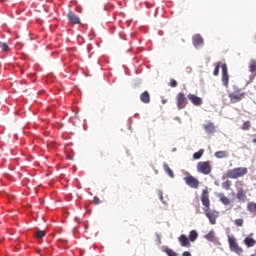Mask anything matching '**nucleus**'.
Segmentation results:
<instances>
[{
  "instance_id": "f257e3e1",
  "label": "nucleus",
  "mask_w": 256,
  "mask_h": 256,
  "mask_svg": "<svg viewBox=\"0 0 256 256\" xmlns=\"http://www.w3.org/2000/svg\"><path fill=\"white\" fill-rule=\"evenodd\" d=\"M248 170L245 167L233 168L227 171L226 177L227 179H239V177H245L247 175Z\"/></svg>"
},
{
  "instance_id": "f03ea898",
  "label": "nucleus",
  "mask_w": 256,
  "mask_h": 256,
  "mask_svg": "<svg viewBox=\"0 0 256 256\" xmlns=\"http://www.w3.org/2000/svg\"><path fill=\"white\" fill-rule=\"evenodd\" d=\"M228 244L229 249L232 253H236V255H243V248L239 246V242H237V238L234 236L228 235Z\"/></svg>"
},
{
  "instance_id": "7ed1b4c3",
  "label": "nucleus",
  "mask_w": 256,
  "mask_h": 256,
  "mask_svg": "<svg viewBox=\"0 0 256 256\" xmlns=\"http://www.w3.org/2000/svg\"><path fill=\"white\" fill-rule=\"evenodd\" d=\"M197 171L198 173H202V175H209L211 173V162H198Z\"/></svg>"
},
{
  "instance_id": "20e7f679",
  "label": "nucleus",
  "mask_w": 256,
  "mask_h": 256,
  "mask_svg": "<svg viewBox=\"0 0 256 256\" xmlns=\"http://www.w3.org/2000/svg\"><path fill=\"white\" fill-rule=\"evenodd\" d=\"M186 177H184V181L188 187H191V189H199V180L197 178H194L193 175L189 174V172H186Z\"/></svg>"
},
{
  "instance_id": "39448f33",
  "label": "nucleus",
  "mask_w": 256,
  "mask_h": 256,
  "mask_svg": "<svg viewBox=\"0 0 256 256\" xmlns=\"http://www.w3.org/2000/svg\"><path fill=\"white\" fill-rule=\"evenodd\" d=\"M187 97H185V93L180 92L177 94L176 96V105L177 108L179 109V111H181V109H185V107H187Z\"/></svg>"
},
{
  "instance_id": "423d86ee",
  "label": "nucleus",
  "mask_w": 256,
  "mask_h": 256,
  "mask_svg": "<svg viewBox=\"0 0 256 256\" xmlns=\"http://www.w3.org/2000/svg\"><path fill=\"white\" fill-rule=\"evenodd\" d=\"M200 199H201L202 205L205 207L204 209L211 208V200H209V190L207 189L202 190Z\"/></svg>"
},
{
  "instance_id": "0eeeda50",
  "label": "nucleus",
  "mask_w": 256,
  "mask_h": 256,
  "mask_svg": "<svg viewBox=\"0 0 256 256\" xmlns=\"http://www.w3.org/2000/svg\"><path fill=\"white\" fill-rule=\"evenodd\" d=\"M204 215H206V217L209 219L211 225H215V223H217V217H219V212L215 210L211 211L209 209H204Z\"/></svg>"
},
{
  "instance_id": "6e6552de",
  "label": "nucleus",
  "mask_w": 256,
  "mask_h": 256,
  "mask_svg": "<svg viewBox=\"0 0 256 256\" xmlns=\"http://www.w3.org/2000/svg\"><path fill=\"white\" fill-rule=\"evenodd\" d=\"M245 97V92H241V90H237L233 93L229 94V99L231 103H239Z\"/></svg>"
},
{
  "instance_id": "1a4fd4ad",
  "label": "nucleus",
  "mask_w": 256,
  "mask_h": 256,
  "mask_svg": "<svg viewBox=\"0 0 256 256\" xmlns=\"http://www.w3.org/2000/svg\"><path fill=\"white\" fill-rule=\"evenodd\" d=\"M236 199L238 203H247V201H249V199L247 198V192H245V189H243V187L237 188Z\"/></svg>"
},
{
  "instance_id": "9d476101",
  "label": "nucleus",
  "mask_w": 256,
  "mask_h": 256,
  "mask_svg": "<svg viewBox=\"0 0 256 256\" xmlns=\"http://www.w3.org/2000/svg\"><path fill=\"white\" fill-rule=\"evenodd\" d=\"M222 68V84L224 87L228 88L229 87V72L227 70V64H223L221 66Z\"/></svg>"
},
{
  "instance_id": "9b49d317",
  "label": "nucleus",
  "mask_w": 256,
  "mask_h": 256,
  "mask_svg": "<svg viewBox=\"0 0 256 256\" xmlns=\"http://www.w3.org/2000/svg\"><path fill=\"white\" fill-rule=\"evenodd\" d=\"M67 18L72 25H81V18H79L74 12H68Z\"/></svg>"
},
{
  "instance_id": "f8f14e48",
  "label": "nucleus",
  "mask_w": 256,
  "mask_h": 256,
  "mask_svg": "<svg viewBox=\"0 0 256 256\" xmlns=\"http://www.w3.org/2000/svg\"><path fill=\"white\" fill-rule=\"evenodd\" d=\"M188 99L191 101L196 107H200V105H203V99L201 97H198L194 94H188Z\"/></svg>"
},
{
  "instance_id": "ddd939ff",
  "label": "nucleus",
  "mask_w": 256,
  "mask_h": 256,
  "mask_svg": "<svg viewBox=\"0 0 256 256\" xmlns=\"http://www.w3.org/2000/svg\"><path fill=\"white\" fill-rule=\"evenodd\" d=\"M140 101L145 105H149V103H151V94H149V91H144L140 94Z\"/></svg>"
},
{
  "instance_id": "4468645a",
  "label": "nucleus",
  "mask_w": 256,
  "mask_h": 256,
  "mask_svg": "<svg viewBox=\"0 0 256 256\" xmlns=\"http://www.w3.org/2000/svg\"><path fill=\"white\" fill-rule=\"evenodd\" d=\"M178 241L181 247H191V243L189 242V238L185 234H182L178 237Z\"/></svg>"
},
{
  "instance_id": "2eb2a0df",
  "label": "nucleus",
  "mask_w": 256,
  "mask_h": 256,
  "mask_svg": "<svg viewBox=\"0 0 256 256\" xmlns=\"http://www.w3.org/2000/svg\"><path fill=\"white\" fill-rule=\"evenodd\" d=\"M192 41H193L194 47H203L204 41L201 35L199 34L194 35Z\"/></svg>"
},
{
  "instance_id": "dca6fc26",
  "label": "nucleus",
  "mask_w": 256,
  "mask_h": 256,
  "mask_svg": "<svg viewBox=\"0 0 256 256\" xmlns=\"http://www.w3.org/2000/svg\"><path fill=\"white\" fill-rule=\"evenodd\" d=\"M217 197H218L219 201L221 203H223L224 205H226V206L231 205V200L228 197H226L224 193H219L217 195Z\"/></svg>"
},
{
  "instance_id": "f3484780",
  "label": "nucleus",
  "mask_w": 256,
  "mask_h": 256,
  "mask_svg": "<svg viewBox=\"0 0 256 256\" xmlns=\"http://www.w3.org/2000/svg\"><path fill=\"white\" fill-rule=\"evenodd\" d=\"M203 128H204L205 131L208 132L209 134L215 133V124H213V122H208V123L204 124V125H203Z\"/></svg>"
},
{
  "instance_id": "a211bd4d",
  "label": "nucleus",
  "mask_w": 256,
  "mask_h": 256,
  "mask_svg": "<svg viewBox=\"0 0 256 256\" xmlns=\"http://www.w3.org/2000/svg\"><path fill=\"white\" fill-rule=\"evenodd\" d=\"M255 244L256 240L251 237H246L244 239V245H246V247H255Z\"/></svg>"
},
{
  "instance_id": "6ab92c4d",
  "label": "nucleus",
  "mask_w": 256,
  "mask_h": 256,
  "mask_svg": "<svg viewBox=\"0 0 256 256\" xmlns=\"http://www.w3.org/2000/svg\"><path fill=\"white\" fill-rule=\"evenodd\" d=\"M247 211H249V213H252V215H256V203L249 202L247 204Z\"/></svg>"
},
{
  "instance_id": "aec40b11",
  "label": "nucleus",
  "mask_w": 256,
  "mask_h": 256,
  "mask_svg": "<svg viewBox=\"0 0 256 256\" xmlns=\"http://www.w3.org/2000/svg\"><path fill=\"white\" fill-rule=\"evenodd\" d=\"M214 155L217 159H225L226 157H229V153H227V151H217Z\"/></svg>"
},
{
  "instance_id": "412c9836",
  "label": "nucleus",
  "mask_w": 256,
  "mask_h": 256,
  "mask_svg": "<svg viewBox=\"0 0 256 256\" xmlns=\"http://www.w3.org/2000/svg\"><path fill=\"white\" fill-rule=\"evenodd\" d=\"M204 238L211 243H215V232L211 230L208 234L204 235Z\"/></svg>"
},
{
  "instance_id": "4be33fe9",
  "label": "nucleus",
  "mask_w": 256,
  "mask_h": 256,
  "mask_svg": "<svg viewBox=\"0 0 256 256\" xmlns=\"http://www.w3.org/2000/svg\"><path fill=\"white\" fill-rule=\"evenodd\" d=\"M197 237H199V234L197 233V231H195V230L190 231L189 241H192V243H193L194 241H197Z\"/></svg>"
},
{
  "instance_id": "5701e85b",
  "label": "nucleus",
  "mask_w": 256,
  "mask_h": 256,
  "mask_svg": "<svg viewBox=\"0 0 256 256\" xmlns=\"http://www.w3.org/2000/svg\"><path fill=\"white\" fill-rule=\"evenodd\" d=\"M164 171L167 173V175H169V177H171L173 179V177H175V174L173 173V170L170 169L168 164H164Z\"/></svg>"
},
{
  "instance_id": "b1692460",
  "label": "nucleus",
  "mask_w": 256,
  "mask_h": 256,
  "mask_svg": "<svg viewBox=\"0 0 256 256\" xmlns=\"http://www.w3.org/2000/svg\"><path fill=\"white\" fill-rule=\"evenodd\" d=\"M250 73H256V60H251L249 63Z\"/></svg>"
},
{
  "instance_id": "393cba45",
  "label": "nucleus",
  "mask_w": 256,
  "mask_h": 256,
  "mask_svg": "<svg viewBox=\"0 0 256 256\" xmlns=\"http://www.w3.org/2000/svg\"><path fill=\"white\" fill-rule=\"evenodd\" d=\"M242 131H249L251 129V121H245L241 126Z\"/></svg>"
},
{
  "instance_id": "a878e982",
  "label": "nucleus",
  "mask_w": 256,
  "mask_h": 256,
  "mask_svg": "<svg viewBox=\"0 0 256 256\" xmlns=\"http://www.w3.org/2000/svg\"><path fill=\"white\" fill-rule=\"evenodd\" d=\"M45 235H47V232H45L44 230H38L36 233H35V237L37 239H43V237H45Z\"/></svg>"
},
{
  "instance_id": "bb28decb",
  "label": "nucleus",
  "mask_w": 256,
  "mask_h": 256,
  "mask_svg": "<svg viewBox=\"0 0 256 256\" xmlns=\"http://www.w3.org/2000/svg\"><path fill=\"white\" fill-rule=\"evenodd\" d=\"M214 67L215 69H214L213 75L217 77V75H219V69H221V62L215 63Z\"/></svg>"
},
{
  "instance_id": "cd10ccee",
  "label": "nucleus",
  "mask_w": 256,
  "mask_h": 256,
  "mask_svg": "<svg viewBox=\"0 0 256 256\" xmlns=\"http://www.w3.org/2000/svg\"><path fill=\"white\" fill-rule=\"evenodd\" d=\"M222 187L226 191H229V189H231V180H227V181L223 182Z\"/></svg>"
},
{
  "instance_id": "c85d7f7f",
  "label": "nucleus",
  "mask_w": 256,
  "mask_h": 256,
  "mask_svg": "<svg viewBox=\"0 0 256 256\" xmlns=\"http://www.w3.org/2000/svg\"><path fill=\"white\" fill-rule=\"evenodd\" d=\"M164 252L166 253V255H168V256H179L178 254H177V252H175L173 249H171V248H168V249H166V250H164Z\"/></svg>"
},
{
  "instance_id": "c756f323",
  "label": "nucleus",
  "mask_w": 256,
  "mask_h": 256,
  "mask_svg": "<svg viewBox=\"0 0 256 256\" xmlns=\"http://www.w3.org/2000/svg\"><path fill=\"white\" fill-rule=\"evenodd\" d=\"M203 153H205V151L200 149L198 152L193 154V159H199L200 157H203Z\"/></svg>"
},
{
  "instance_id": "7c9ffc66",
  "label": "nucleus",
  "mask_w": 256,
  "mask_h": 256,
  "mask_svg": "<svg viewBox=\"0 0 256 256\" xmlns=\"http://www.w3.org/2000/svg\"><path fill=\"white\" fill-rule=\"evenodd\" d=\"M243 223H245L243 218H238V219L234 220V225H236V227H243Z\"/></svg>"
},
{
  "instance_id": "2f4dec72",
  "label": "nucleus",
  "mask_w": 256,
  "mask_h": 256,
  "mask_svg": "<svg viewBox=\"0 0 256 256\" xmlns=\"http://www.w3.org/2000/svg\"><path fill=\"white\" fill-rule=\"evenodd\" d=\"M0 49H2V51H5V53H8V51L10 50L9 45L3 42H0Z\"/></svg>"
},
{
  "instance_id": "473e14b6",
  "label": "nucleus",
  "mask_w": 256,
  "mask_h": 256,
  "mask_svg": "<svg viewBox=\"0 0 256 256\" xmlns=\"http://www.w3.org/2000/svg\"><path fill=\"white\" fill-rule=\"evenodd\" d=\"M170 87H177V80L171 79L170 80Z\"/></svg>"
},
{
  "instance_id": "72a5a7b5",
  "label": "nucleus",
  "mask_w": 256,
  "mask_h": 256,
  "mask_svg": "<svg viewBox=\"0 0 256 256\" xmlns=\"http://www.w3.org/2000/svg\"><path fill=\"white\" fill-rule=\"evenodd\" d=\"M93 203H94V205H99V203H101V200L99 199V197L95 196Z\"/></svg>"
},
{
  "instance_id": "f704fd0d",
  "label": "nucleus",
  "mask_w": 256,
  "mask_h": 256,
  "mask_svg": "<svg viewBox=\"0 0 256 256\" xmlns=\"http://www.w3.org/2000/svg\"><path fill=\"white\" fill-rule=\"evenodd\" d=\"M158 195H159L160 201H162V203H165V201L163 200V191H159Z\"/></svg>"
},
{
  "instance_id": "c9c22d12",
  "label": "nucleus",
  "mask_w": 256,
  "mask_h": 256,
  "mask_svg": "<svg viewBox=\"0 0 256 256\" xmlns=\"http://www.w3.org/2000/svg\"><path fill=\"white\" fill-rule=\"evenodd\" d=\"M182 256H191V252L185 251V252H183Z\"/></svg>"
},
{
  "instance_id": "e433bc0d",
  "label": "nucleus",
  "mask_w": 256,
  "mask_h": 256,
  "mask_svg": "<svg viewBox=\"0 0 256 256\" xmlns=\"http://www.w3.org/2000/svg\"><path fill=\"white\" fill-rule=\"evenodd\" d=\"M251 137H252V143L256 144V134H253Z\"/></svg>"
},
{
  "instance_id": "4c0bfd02",
  "label": "nucleus",
  "mask_w": 256,
  "mask_h": 256,
  "mask_svg": "<svg viewBox=\"0 0 256 256\" xmlns=\"http://www.w3.org/2000/svg\"><path fill=\"white\" fill-rule=\"evenodd\" d=\"M162 103L163 105H165L167 103V100H163Z\"/></svg>"
}]
</instances>
